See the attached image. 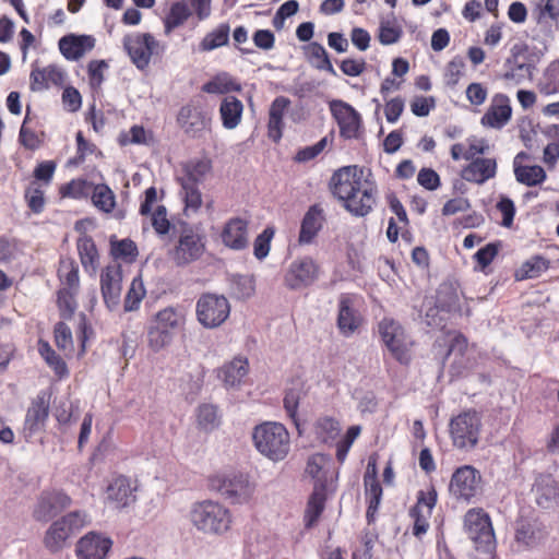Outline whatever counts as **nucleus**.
<instances>
[{"label": "nucleus", "mask_w": 559, "mask_h": 559, "mask_svg": "<svg viewBox=\"0 0 559 559\" xmlns=\"http://www.w3.org/2000/svg\"><path fill=\"white\" fill-rule=\"evenodd\" d=\"M330 190L344 210L355 217L368 216L378 203L379 188L371 170L358 165L334 171Z\"/></svg>", "instance_id": "1"}, {"label": "nucleus", "mask_w": 559, "mask_h": 559, "mask_svg": "<svg viewBox=\"0 0 559 559\" xmlns=\"http://www.w3.org/2000/svg\"><path fill=\"white\" fill-rule=\"evenodd\" d=\"M190 521L203 534L222 536L230 530L233 515L224 504L204 500L192 506Z\"/></svg>", "instance_id": "2"}, {"label": "nucleus", "mask_w": 559, "mask_h": 559, "mask_svg": "<svg viewBox=\"0 0 559 559\" xmlns=\"http://www.w3.org/2000/svg\"><path fill=\"white\" fill-rule=\"evenodd\" d=\"M512 546L519 552L531 551L546 544L549 530L534 511L520 512L513 524Z\"/></svg>", "instance_id": "3"}, {"label": "nucleus", "mask_w": 559, "mask_h": 559, "mask_svg": "<svg viewBox=\"0 0 559 559\" xmlns=\"http://www.w3.org/2000/svg\"><path fill=\"white\" fill-rule=\"evenodd\" d=\"M252 439L257 450L274 462L284 460L289 453L290 437L283 424L262 423L254 427Z\"/></svg>", "instance_id": "4"}, {"label": "nucleus", "mask_w": 559, "mask_h": 559, "mask_svg": "<svg viewBox=\"0 0 559 559\" xmlns=\"http://www.w3.org/2000/svg\"><path fill=\"white\" fill-rule=\"evenodd\" d=\"M463 531L476 550L492 555L497 542L491 518L483 508H471L463 516Z\"/></svg>", "instance_id": "5"}, {"label": "nucleus", "mask_w": 559, "mask_h": 559, "mask_svg": "<svg viewBox=\"0 0 559 559\" xmlns=\"http://www.w3.org/2000/svg\"><path fill=\"white\" fill-rule=\"evenodd\" d=\"M481 428V416L474 408L453 416L449 423L452 445L461 451L474 450L479 442Z\"/></svg>", "instance_id": "6"}, {"label": "nucleus", "mask_w": 559, "mask_h": 559, "mask_svg": "<svg viewBox=\"0 0 559 559\" xmlns=\"http://www.w3.org/2000/svg\"><path fill=\"white\" fill-rule=\"evenodd\" d=\"M379 334L394 359L401 365H409L414 343L404 328L397 321L384 318L379 323Z\"/></svg>", "instance_id": "7"}, {"label": "nucleus", "mask_w": 559, "mask_h": 559, "mask_svg": "<svg viewBox=\"0 0 559 559\" xmlns=\"http://www.w3.org/2000/svg\"><path fill=\"white\" fill-rule=\"evenodd\" d=\"M209 488L233 502L241 503L250 499L253 487L243 474L216 473L207 478Z\"/></svg>", "instance_id": "8"}, {"label": "nucleus", "mask_w": 559, "mask_h": 559, "mask_svg": "<svg viewBox=\"0 0 559 559\" xmlns=\"http://www.w3.org/2000/svg\"><path fill=\"white\" fill-rule=\"evenodd\" d=\"M438 501V492L433 485L426 490H419L416 496V502L408 510V516L413 524L411 527L412 535L418 540L427 534L430 528V518Z\"/></svg>", "instance_id": "9"}, {"label": "nucleus", "mask_w": 559, "mask_h": 559, "mask_svg": "<svg viewBox=\"0 0 559 559\" xmlns=\"http://www.w3.org/2000/svg\"><path fill=\"white\" fill-rule=\"evenodd\" d=\"M198 321L207 329L222 325L230 313L228 299L223 295L205 293L200 296L195 306Z\"/></svg>", "instance_id": "10"}, {"label": "nucleus", "mask_w": 559, "mask_h": 559, "mask_svg": "<svg viewBox=\"0 0 559 559\" xmlns=\"http://www.w3.org/2000/svg\"><path fill=\"white\" fill-rule=\"evenodd\" d=\"M483 477L472 465L457 467L450 479L449 491L457 501L471 502L481 493Z\"/></svg>", "instance_id": "11"}, {"label": "nucleus", "mask_w": 559, "mask_h": 559, "mask_svg": "<svg viewBox=\"0 0 559 559\" xmlns=\"http://www.w3.org/2000/svg\"><path fill=\"white\" fill-rule=\"evenodd\" d=\"M123 48L139 70H145L153 55L158 53L159 41L150 33L128 34L122 39Z\"/></svg>", "instance_id": "12"}, {"label": "nucleus", "mask_w": 559, "mask_h": 559, "mask_svg": "<svg viewBox=\"0 0 559 559\" xmlns=\"http://www.w3.org/2000/svg\"><path fill=\"white\" fill-rule=\"evenodd\" d=\"M332 117L335 119L340 136L345 140H357L364 135L361 115L344 100H333L330 104Z\"/></svg>", "instance_id": "13"}, {"label": "nucleus", "mask_w": 559, "mask_h": 559, "mask_svg": "<svg viewBox=\"0 0 559 559\" xmlns=\"http://www.w3.org/2000/svg\"><path fill=\"white\" fill-rule=\"evenodd\" d=\"M51 395L49 390H41L32 400L23 423V435L26 441L45 428L49 417Z\"/></svg>", "instance_id": "14"}, {"label": "nucleus", "mask_w": 559, "mask_h": 559, "mask_svg": "<svg viewBox=\"0 0 559 559\" xmlns=\"http://www.w3.org/2000/svg\"><path fill=\"white\" fill-rule=\"evenodd\" d=\"M320 267L310 257L293 261L284 274V285L290 290L311 286L319 276Z\"/></svg>", "instance_id": "15"}, {"label": "nucleus", "mask_w": 559, "mask_h": 559, "mask_svg": "<svg viewBox=\"0 0 559 559\" xmlns=\"http://www.w3.org/2000/svg\"><path fill=\"white\" fill-rule=\"evenodd\" d=\"M249 219L235 216L225 222L219 233L222 243L234 251H242L249 246Z\"/></svg>", "instance_id": "16"}, {"label": "nucleus", "mask_w": 559, "mask_h": 559, "mask_svg": "<svg viewBox=\"0 0 559 559\" xmlns=\"http://www.w3.org/2000/svg\"><path fill=\"white\" fill-rule=\"evenodd\" d=\"M512 118V106L510 97L503 93H496L490 104L480 118L485 128L500 130L509 123Z\"/></svg>", "instance_id": "17"}, {"label": "nucleus", "mask_w": 559, "mask_h": 559, "mask_svg": "<svg viewBox=\"0 0 559 559\" xmlns=\"http://www.w3.org/2000/svg\"><path fill=\"white\" fill-rule=\"evenodd\" d=\"M122 289V269L120 264H109L100 273V290L108 309L114 310L120 304Z\"/></svg>", "instance_id": "18"}, {"label": "nucleus", "mask_w": 559, "mask_h": 559, "mask_svg": "<svg viewBox=\"0 0 559 559\" xmlns=\"http://www.w3.org/2000/svg\"><path fill=\"white\" fill-rule=\"evenodd\" d=\"M364 323V317L355 309L354 300L349 294H342L338 298V312L336 325L340 333L349 337L355 334Z\"/></svg>", "instance_id": "19"}, {"label": "nucleus", "mask_w": 559, "mask_h": 559, "mask_svg": "<svg viewBox=\"0 0 559 559\" xmlns=\"http://www.w3.org/2000/svg\"><path fill=\"white\" fill-rule=\"evenodd\" d=\"M136 489L130 477L118 475L107 486L106 500L116 509H124L135 502Z\"/></svg>", "instance_id": "20"}, {"label": "nucleus", "mask_w": 559, "mask_h": 559, "mask_svg": "<svg viewBox=\"0 0 559 559\" xmlns=\"http://www.w3.org/2000/svg\"><path fill=\"white\" fill-rule=\"evenodd\" d=\"M71 504V498L58 490L44 491L34 509L37 521L47 522Z\"/></svg>", "instance_id": "21"}, {"label": "nucleus", "mask_w": 559, "mask_h": 559, "mask_svg": "<svg viewBox=\"0 0 559 559\" xmlns=\"http://www.w3.org/2000/svg\"><path fill=\"white\" fill-rule=\"evenodd\" d=\"M66 80L67 73L56 64L34 67L29 74V88L32 92H43L51 86L62 87Z\"/></svg>", "instance_id": "22"}, {"label": "nucleus", "mask_w": 559, "mask_h": 559, "mask_svg": "<svg viewBox=\"0 0 559 559\" xmlns=\"http://www.w3.org/2000/svg\"><path fill=\"white\" fill-rule=\"evenodd\" d=\"M498 164L493 157H476L461 170V177L471 183L484 185L497 175Z\"/></svg>", "instance_id": "23"}, {"label": "nucleus", "mask_w": 559, "mask_h": 559, "mask_svg": "<svg viewBox=\"0 0 559 559\" xmlns=\"http://www.w3.org/2000/svg\"><path fill=\"white\" fill-rule=\"evenodd\" d=\"M178 123L187 134H195L211 129V117L201 108L191 104L182 106L178 114Z\"/></svg>", "instance_id": "24"}, {"label": "nucleus", "mask_w": 559, "mask_h": 559, "mask_svg": "<svg viewBox=\"0 0 559 559\" xmlns=\"http://www.w3.org/2000/svg\"><path fill=\"white\" fill-rule=\"evenodd\" d=\"M205 246L199 234L193 231L185 233L178 240L173 258L178 265L188 264L198 260L202 255Z\"/></svg>", "instance_id": "25"}, {"label": "nucleus", "mask_w": 559, "mask_h": 559, "mask_svg": "<svg viewBox=\"0 0 559 559\" xmlns=\"http://www.w3.org/2000/svg\"><path fill=\"white\" fill-rule=\"evenodd\" d=\"M111 546L110 538L90 533L78 543L76 554L79 559H104Z\"/></svg>", "instance_id": "26"}, {"label": "nucleus", "mask_w": 559, "mask_h": 559, "mask_svg": "<svg viewBox=\"0 0 559 559\" xmlns=\"http://www.w3.org/2000/svg\"><path fill=\"white\" fill-rule=\"evenodd\" d=\"M325 215L320 204L311 205L305 213L298 236L300 245H308L313 241L323 227Z\"/></svg>", "instance_id": "27"}, {"label": "nucleus", "mask_w": 559, "mask_h": 559, "mask_svg": "<svg viewBox=\"0 0 559 559\" xmlns=\"http://www.w3.org/2000/svg\"><path fill=\"white\" fill-rule=\"evenodd\" d=\"M95 46V38L91 35L69 34L60 38L59 50L67 60H79Z\"/></svg>", "instance_id": "28"}, {"label": "nucleus", "mask_w": 559, "mask_h": 559, "mask_svg": "<svg viewBox=\"0 0 559 559\" xmlns=\"http://www.w3.org/2000/svg\"><path fill=\"white\" fill-rule=\"evenodd\" d=\"M526 157L524 152L519 153L513 162V173L516 181L526 187H536L547 179L545 169L539 165H523L521 158Z\"/></svg>", "instance_id": "29"}, {"label": "nucleus", "mask_w": 559, "mask_h": 559, "mask_svg": "<svg viewBox=\"0 0 559 559\" xmlns=\"http://www.w3.org/2000/svg\"><path fill=\"white\" fill-rule=\"evenodd\" d=\"M212 160L207 157L190 159L181 164L178 182L201 185L212 171Z\"/></svg>", "instance_id": "30"}, {"label": "nucleus", "mask_w": 559, "mask_h": 559, "mask_svg": "<svg viewBox=\"0 0 559 559\" xmlns=\"http://www.w3.org/2000/svg\"><path fill=\"white\" fill-rule=\"evenodd\" d=\"M76 250L81 264L86 273L95 274L99 266V252L94 239L84 234L76 240Z\"/></svg>", "instance_id": "31"}, {"label": "nucleus", "mask_w": 559, "mask_h": 559, "mask_svg": "<svg viewBox=\"0 0 559 559\" xmlns=\"http://www.w3.org/2000/svg\"><path fill=\"white\" fill-rule=\"evenodd\" d=\"M289 104V99L284 96L276 97L271 104L267 121V135L275 143L282 139L284 128L283 118Z\"/></svg>", "instance_id": "32"}, {"label": "nucleus", "mask_w": 559, "mask_h": 559, "mask_svg": "<svg viewBox=\"0 0 559 559\" xmlns=\"http://www.w3.org/2000/svg\"><path fill=\"white\" fill-rule=\"evenodd\" d=\"M201 90L206 94L227 95L234 92H241L242 85L239 80L230 73L222 71L205 82Z\"/></svg>", "instance_id": "33"}, {"label": "nucleus", "mask_w": 559, "mask_h": 559, "mask_svg": "<svg viewBox=\"0 0 559 559\" xmlns=\"http://www.w3.org/2000/svg\"><path fill=\"white\" fill-rule=\"evenodd\" d=\"M328 499V490L322 485L313 486V491L309 496L304 513V523L306 528L313 527L321 518Z\"/></svg>", "instance_id": "34"}, {"label": "nucleus", "mask_w": 559, "mask_h": 559, "mask_svg": "<svg viewBox=\"0 0 559 559\" xmlns=\"http://www.w3.org/2000/svg\"><path fill=\"white\" fill-rule=\"evenodd\" d=\"M243 104L236 96H225L219 105L222 124L227 130H233L241 122Z\"/></svg>", "instance_id": "35"}, {"label": "nucleus", "mask_w": 559, "mask_h": 559, "mask_svg": "<svg viewBox=\"0 0 559 559\" xmlns=\"http://www.w3.org/2000/svg\"><path fill=\"white\" fill-rule=\"evenodd\" d=\"M152 322L174 335L176 331L183 328L186 312L180 307H166L155 314Z\"/></svg>", "instance_id": "36"}, {"label": "nucleus", "mask_w": 559, "mask_h": 559, "mask_svg": "<svg viewBox=\"0 0 559 559\" xmlns=\"http://www.w3.org/2000/svg\"><path fill=\"white\" fill-rule=\"evenodd\" d=\"M38 353L59 380L69 377L67 362L59 354L56 353L47 341H38Z\"/></svg>", "instance_id": "37"}, {"label": "nucleus", "mask_w": 559, "mask_h": 559, "mask_svg": "<svg viewBox=\"0 0 559 559\" xmlns=\"http://www.w3.org/2000/svg\"><path fill=\"white\" fill-rule=\"evenodd\" d=\"M248 367L249 364L247 358L236 357L219 369L218 377L224 381L226 385L234 386L239 384L241 380L247 376Z\"/></svg>", "instance_id": "38"}, {"label": "nucleus", "mask_w": 559, "mask_h": 559, "mask_svg": "<svg viewBox=\"0 0 559 559\" xmlns=\"http://www.w3.org/2000/svg\"><path fill=\"white\" fill-rule=\"evenodd\" d=\"M57 275L63 288L79 289L80 276L79 266L73 258L61 257L57 270Z\"/></svg>", "instance_id": "39"}, {"label": "nucleus", "mask_w": 559, "mask_h": 559, "mask_svg": "<svg viewBox=\"0 0 559 559\" xmlns=\"http://www.w3.org/2000/svg\"><path fill=\"white\" fill-rule=\"evenodd\" d=\"M110 255L115 260H121L126 263L135 262L139 250L135 242L129 238L117 239L116 236H111L109 240Z\"/></svg>", "instance_id": "40"}, {"label": "nucleus", "mask_w": 559, "mask_h": 559, "mask_svg": "<svg viewBox=\"0 0 559 559\" xmlns=\"http://www.w3.org/2000/svg\"><path fill=\"white\" fill-rule=\"evenodd\" d=\"M550 266V261L543 255L536 254L522 263L515 272L518 281L539 277Z\"/></svg>", "instance_id": "41"}, {"label": "nucleus", "mask_w": 559, "mask_h": 559, "mask_svg": "<svg viewBox=\"0 0 559 559\" xmlns=\"http://www.w3.org/2000/svg\"><path fill=\"white\" fill-rule=\"evenodd\" d=\"M306 395L305 383L297 379L292 382V385L286 390L284 396V408L288 417L297 425V411L299 401Z\"/></svg>", "instance_id": "42"}, {"label": "nucleus", "mask_w": 559, "mask_h": 559, "mask_svg": "<svg viewBox=\"0 0 559 559\" xmlns=\"http://www.w3.org/2000/svg\"><path fill=\"white\" fill-rule=\"evenodd\" d=\"M326 463V456L317 453L308 459L306 466L307 475L314 480L313 486L322 485L324 490H328V471L324 468Z\"/></svg>", "instance_id": "43"}, {"label": "nucleus", "mask_w": 559, "mask_h": 559, "mask_svg": "<svg viewBox=\"0 0 559 559\" xmlns=\"http://www.w3.org/2000/svg\"><path fill=\"white\" fill-rule=\"evenodd\" d=\"M29 122V108L26 110L25 118L23 120V123L21 126L20 132H19V142L23 147L29 151H36L38 150L45 141V133L37 132L29 128L27 124Z\"/></svg>", "instance_id": "44"}, {"label": "nucleus", "mask_w": 559, "mask_h": 559, "mask_svg": "<svg viewBox=\"0 0 559 559\" xmlns=\"http://www.w3.org/2000/svg\"><path fill=\"white\" fill-rule=\"evenodd\" d=\"M72 535L68 531L67 523L63 519H60L52 523L45 536V545L52 551L59 550L64 542Z\"/></svg>", "instance_id": "45"}, {"label": "nucleus", "mask_w": 559, "mask_h": 559, "mask_svg": "<svg viewBox=\"0 0 559 559\" xmlns=\"http://www.w3.org/2000/svg\"><path fill=\"white\" fill-rule=\"evenodd\" d=\"M230 27L227 23H222L213 31L207 33L200 43L202 51H212L228 44Z\"/></svg>", "instance_id": "46"}, {"label": "nucleus", "mask_w": 559, "mask_h": 559, "mask_svg": "<svg viewBox=\"0 0 559 559\" xmlns=\"http://www.w3.org/2000/svg\"><path fill=\"white\" fill-rule=\"evenodd\" d=\"M92 202L99 211L111 213L116 206V197L107 185L99 183L93 187Z\"/></svg>", "instance_id": "47"}, {"label": "nucleus", "mask_w": 559, "mask_h": 559, "mask_svg": "<svg viewBox=\"0 0 559 559\" xmlns=\"http://www.w3.org/2000/svg\"><path fill=\"white\" fill-rule=\"evenodd\" d=\"M197 424L203 431H213L221 424L217 407L212 404H202L197 411Z\"/></svg>", "instance_id": "48"}, {"label": "nucleus", "mask_w": 559, "mask_h": 559, "mask_svg": "<svg viewBox=\"0 0 559 559\" xmlns=\"http://www.w3.org/2000/svg\"><path fill=\"white\" fill-rule=\"evenodd\" d=\"M146 295L141 275L135 276L127 292L123 302V309L126 312L135 311L140 308L141 301Z\"/></svg>", "instance_id": "49"}, {"label": "nucleus", "mask_w": 559, "mask_h": 559, "mask_svg": "<svg viewBox=\"0 0 559 559\" xmlns=\"http://www.w3.org/2000/svg\"><path fill=\"white\" fill-rule=\"evenodd\" d=\"M365 493L368 502L366 518L368 523L374 521V516L382 499V487L378 479H373L372 483L365 484Z\"/></svg>", "instance_id": "50"}, {"label": "nucleus", "mask_w": 559, "mask_h": 559, "mask_svg": "<svg viewBox=\"0 0 559 559\" xmlns=\"http://www.w3.org/2000/svg\"><path fill=\"white\" fill-rule=\"evenodd\" d=\"M190 15L191 13L185 2L178 1L173 3L164 21L165 33L169 34L175 28L181 26Z\"/></svg>", "instance_id": "51"}, {"label": "nucleus", "mask_w": 559, "mask_h": 559, "mask_svg": "<svg viewBox=\"0 0 559 559\" xmlns=\"http://www.w3.org/2000/svg\"><path fill=\"white\" fill-rule=\"evenodd\" d=\"M78 292L79 289L71 288H60L57 292V306L62 319L70 320L73 317L78 308L75 300Z\"/></svg>", "instance_id": "52"}, {"label": "nucleus", "mask_w": 559, "mask_h": 559, "mask_svg": "<svg viewBox=\"0 0 559 559\" xmlns=\"http://www.w3.org/2000/svg\"><path fill=\"white\" fill-rule=\"evenodd\" d=\"M466 63L462 56H454L444 68V83L449 87H455L460 80L465 75Z\"/></svg>", "instance_id": "53"}, {"label": "nucleus", "mask_w": 559, "mask_h": 559, "mask_svg": "<svg viewBox=\"0 0 559 559\" xmlns=\"http://www.w3.org/2000/svg\"><path fill=\"white\" fill-rule=\"evenodd\" d=\"M174 335L156 325L154 322L151 323L147 330V345L148 347L157 353L168 346L173 341Z\"/></svg>", "instance_id": "54"}, {"label": "nucleus", "mask_w": 559, "mask_h": 559, "mask_svg": "<svg viewBox=\"0 0 559 559\" xmlns=\"http://www.w3.org/2000/svg\"><path fill=\"white\" fill-rule=\"evenodd\" d=\"M547 135L552 141L548 143L544 148L543 160L549 168H552L556 166L559 159V126H551L547 132Z\"/></svg>", "instance_id": "55"}, {"label": "nucleus", "mask_w": 559, "mask_h": 559, "mask_svg": "<svg viewBox=\"0 0 559 559\" xmlns=\"http://www.w3.org/2000/svg\"><path fill=\"white\" fill-rule=\"evenodd\" d=\"M437 305L443 311H453L460 308V298L456 290L450 285H443L438 290Z\"/></svg>", "instance_id": "56"}, {"label": "nucleus", "mask_w": 559, "mask_h": 559, "mask_svg": "<svg viewBox=\"0 0 559 559\" xmlns=\"http://www.w3.org/2000/svg\"><path fill=\"white\" fill-rule=\"evenodd\" d=\"M309 55L311 59L316 60L317 69L324 70L332 75L336 74L335 69L330 60V57L325 48L321 44L317 41L311 43L309 45Z\"/></svg>", "instance_id": "57"}, {"label": "nucleus", "mask_w": 559, "mask_h": 559, "mask_svg": "<svg viewBox=\"0 0 559 559\" xmlns=\"http://www.w3.org/2000/svg\"><path fill=\"white\" fill-rule=\"evenodd\" d=\"M91 183L85 179H73L70 182L62 185L59 193L62 198L82 199L88 194Z\"/></svg>", "instance_id": "58"}, {"label": "nucleus", "mask_w": 559, "mask_h": 559, "mask_svg": "<svg viewBox=\"0 0 559 559\" xmlns=\"http://www.w3.org/2000/svg\"><path fill=\"white\" fill-rule=\"evenodd\" d=\"M186 210L197 212L202 205V194L199 185L179 182Z\"/></svg>", "instance_id": "59"}, {"label": "nucleus", "mask_w": 559, "mask_h": 559, "mask_svg": "<svg viewBox=\"0 0 559 559\" xmlns=\"http://www.w3.org/2000/svg\"><path fill=\"white\" fill-rule=\"evenodd\" d=\"M340 431V423L332 417L321 418L317 423V433L324 443L335 440Z\"/></svg>", "instance_id": "60"}, {"label": "nucleus", "mask_w": 559, "mask_h": 559, "mask_svg": "<svg viewBox=\"0 0 559 559\" xmlns=\"http://www.w3.org/2000/svg\"><path fill=\"white\" fill-rule=\"evenodd\" d=\"M360 427L359 426H350L345 436L336 442V460L340 463H344L346 460V456L348 454L349 449L352 448L354 441L358 438L360 435Z\"/></svg>", "instance_id": "61"}, {"label": "nucleus", "mask_w": 559, "mask_h": 559, "mask_svg": "<svg viewBox=\"0 0 559 559\" xmlns=\"http://www.w3.org/2000/svg\"><path fill=\"white\" fill-rule=\"evenodd\" d=\"M24 198L27 206L33 213L39 214L44 211L46 203L45 195L39 186L32 183L29 187H27L25 189Z\"/></svg>", "instance_id": "62"}, {"label": "nucleus", "mask_w": 559, "mask_h": 559, "mask_svg": "<svg viewBox=\"0 0 559 559\" xmlns=\"http://www.w3.org/2000/svg\"><path fill=\"white\" fill-rule=\"evenodd\" d=\"M274 234H275V230L273 227H266L254 239L253 254L257 259L262 260L269 254L270 248H271V240L274 237Z\"/></svg>", "instance_id": "63"}, {"label": "nucleus", "mask_w": 559, "mask_h": 559, "mask_svg": "<svg viewBox=\"0 0 559 559\" xmlns=\"http://www.w3.org/2000/svg\"><path fill=\"white\" fill-rule=\"evenodd\" d=\"M465 96L468 103L474 107L483 106L488 98V88L485 84L473 82L467 85Z\"/></svg>", "instance_id": "64"}]
</instances>
